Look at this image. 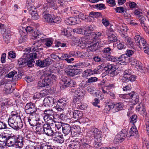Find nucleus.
<instances>
[{"mask_svg": "<svg viewBox=\"0 0 149 149\" xmlns=\"http://www.w3.org/2000/svg\"><path fill=\"white\" fill-rule=\"evenodd\" d=\"M20 118H17L16 116H10L8 120V123L9 125L14 130H17L22 128L23 126V123L21 121L18 123L17 120Z\"/></svg>", "mask_w": 149, "mask_h": 149, "instance_id": "1", "label": "nucleus"}, {"mask_svg": "<svg viewBox=\"0 0 149 149\" xmlns=\"http://www.w3.org/2000/svg\"><path fill=\"white\" fill-rule=\"evenodd\" d=\"M100 42L101 41L100 40L93 39L91 38L86 48H87L88 50L94 51L97 49L98 47L102 46Z\"/></svg>", "mask_w": 149, "mask_h": 149, "instance_id": "2", "label": "nucleus"}, {"mask_svg": "<svg viewBox=\"0 0 149 149\" xmlns=\"http://www.w3.org/2000/svg\"><path fill=\"white\" fill-rule=\"evenodd\" d=\"M91 37L89 34L85 35L82 37L79 38H75L74 42L75 44L78 46H82L83 48L86 47L88 42L90 40Z\"/></svg>", "mask_w": 149, "mask_h": 149, "instance_id": "3", "label": "nucleus"}, {"mask_svg": "<svg viewBox=\"0 0 149 149\" xmlns=\"http://www.w3.org/2000/svg\"><path fill=\"white\" fill-rule=\"evenodd\" d=\"M86 135L91 138L92 140L93 139H97L102 138V132L96 128H91L87 131Z\"/></svg>", "mask_w": 149, "mask_h": 149, "instance_id": "4", "label": "nucleus"}, {"mask_svg": "<svg viewBox=\"0 0 149 149\" xmlns=\"http://www.w3.org/2000/svg\"><path fill=\"white\" fill-rule=\"evenodd\" d=\"M54 123L49 122H47V139L50 140V143L53 141L52 136L54 135Z\"/></svg>", "mask_w": 149, "mask_h": 149, "instance_id": "5", "label": "nucleus"}, {"mask_svg": "<svg viewBox=\"0 0 149 149\" xmlns=\"http://www.w3.org/2000/svg\"><path fill=\"white\" fill-rule=\"evenodd\" d=\"M134 40L136 44L140 48H144L148 47V45L145 39L141 37L139 35L135 36Z\"/></svg>", "mask_w": 149, "mask_h": 149, "instance_id": "6", "label": "nucleus"}, {"mask_svg": "<svg viewBox=\"0 0 149 149\" xmlns=\"http://www.w3.org/2000/svg\"><path fill=\"white\" fill-rule=\"evenodd\" d=\"M127 133L125 130H123L116 136L114 141L116 143L121 142L127 137Z\"/></svg>", "mask_w": 149, "mask_h": 149, "instance_id": "7", "label": "nucleus"}, {"mask_svg": "<svg viewBox=\"0 0 149 149\" xmlns=\"http://www.w3.org/2000/svg\"><path fill=\"white\" fill-rule=\"evenodd\" d=\"M27 7L29 13L31 15L32 19H38L39 16L34 7L32 5H27Z\"/></svg>", "mask_w": 149, "mask_h": 149, "instance_id": "8", "label": "nucleus"}, {"mask_svg": "<svg viewBox=\"0 0 149 149\" xmlns=\"http://www.w3.org/2000/svg\"><path fill=\"white\" fill-rule=\"evenodd\" d=\"M67 101L65 99H59L56 102L57 104L55 106L57 110L59 111L63 110L67 104Z\"/></svg>", "mask_w": 149, "mask_h": 149, "instance_id": "9", "label": "nucleus"}, {"mask_svg": "<svg viewBox=\"0 0 149 149\" xmlns=\"http://www.w3.org/2000/svg\"><path fill=\"white\" fill-rule=\"evenodd\" d=\"M71 91H74L75 94L76 95V97L79 100L82 99L85 95L86 92L83 89H81L79 88L74 90L72 89Z\"/></svg>", "mask_w": 149, "mask_h": 149, "instance_id": "10", "label": "nucleus"}, {"mask_svg": "<svg viewBox=\"0 0 149 149\" xmlns=\"http://www.w3.org/2000/svg\"><path fill=\"white\" fill-rule=\"evenodd\" d=\"M25 112L28 114H32L36 111V108L34 104L31 102L27 103L25 107Z\"/></svg>", "mask_w": 149, "mask_h": 149, "instance_id": "11", "label": "nucleus"}, {"mask_svg": "<svg viewBox=\"0 0 149 149\" xmlns=\"http://www.w3.org/2000/svg\"><path fill=\"white\" fill-rule=\"evenodd\" d=\"M46 118V115H45L44 117V120L45 121V123L44 125L42 128L41 126L40 125L36 124L35 126L36 130L37 132H38L39 134L45 133L47 134V133L45 131L47 130V127H46V121L45 120Z\"/></svg>", "mask_w": 149, "mask_h": 149, "instance_id": "12", "label": "nucleus"}, {"mask_svg": "<svg viewBox=\"0 0 149 149\" xmlns=\"http://www.w3.org/2000/svg\"><path fill=\"white\" fill-rule=\"evenodd\" d=\"M7 77L9 78H12L13 81L20 79L21 77L20 74H17V72L15 71H13L10 72L7 75Z\"/></svg>", "mask_w": 149, "mask_h": 149, "instance_id": "13", "label": "nucleus"}, {"mask_svg": "<svg viewBox=\"0 0 149 149\" xmlns=\"http://www.w3.org/2000/svg\"><path fill=\"white\" fill-rule=\"evenodd\" d=\"M42 35H43L41 34L38 30L35 31L33 34L32 39H36L37 38H40L41 41L45 42V45H47V39L46 38L43 39L42 36Z\"/></svg>", "mask_w": 149, "mask_h": 149, "instance_id": "14", "label": "nucleus"}, {"mask_svg": "<svg viewBox=\"0 0 149 149\" xmlns=\"http://www.w3.org/2000/svg\"><path fill=\"white\" fill-rule=\"evenodd\" d=\"M112 52V50L109 47H105L102 51V56L107 58L110 56Z\"/></svg>", "mask_w": 149, "mask_h": 149, "instance_id": "15", "label": "nucleus"}, {"mask_svg": "<svg viewBox=\"0 0 149 149\" xmlns=\"http://www.w3.org/2000/svg\"><path fill=\"white\" fill-rule=\"evenodd\" d=\"M80 132L81 129L79 126L74 125L72 127L71 133L73 136H77Z\"/></svg>", "mask_w": 149, "mask_h": 149, "instance_id": "16", "label": "nucleus"}, {"mask_svg": "<svg viewBox=\"0 0 149 149\" xmlns=\"http://www.w3.org/2000/svg\"><path fill=\"white\" fill-rule=\"evenodd\" d=\"M23 30V31L18 30L21 36L19 40L20 43H22L25 42L27 39V34H26V31L24 29Z\"/></svg>", "mask_w": 149, "mask_h": 149, "instance_id": "17", "label": "nucleus"}, {"mask_svg": "<svg viewBox=\"0 0 149 149\" xmlns=\"http://www.w3.org/2000/svg\"><path fill=\"white\" fill-rule=\"evenodd\" d=\"M80 145V142L78 139H75L69 145L70 149H79Z\"/></svg>", "mask_w": 149, "mask_h": 149, "instance_id": "18", "label": "nucleus"}, {"mask_svg": "<svg viewBox=\"0 0 149 149\" xmlns=\"http://www.w3.org/2000/svg\"><path fill=\"white\" fill-rule=\"evenodd\" d=\"M70 79L67 77L62 78L60 81L61 88H65L69 87Z\"/></svg>", "mask_w": 149, "mask_h": 149, "instance_id": "19", "label": "nucleus"}, {"mask_svg": "<svg viewBox=\"0 0 149 149\" xmlns=\"http://www.w3.org/2000/svg\"><path fill=\"white\" fill-rule=\"evenodd\" d=\"M38 85L40 87H45L47 86V77L45 74L42 75L40 80L38 83Z\"/></svg>", "mask_w": 149, "mask_h": 149, "instance_id": "20", "label": "nucleus"}, {"mask_svg": "<svg viewBox=\"0 0 149 149\" xmlns=\"http://www.w3.org/2000/svg\"><path fill=\"white\" fill-rule=\"evenodd\" d=\"M69 113H71L73 116V118L76 120L80 119L82 115L81 111L77 110L74 111L73 113L70 111Z\"/></svg>", "mask_w": 149, "mask_h": 149, "instance_id": "21", "label": "nucleus"}, {"mask_svg": "<svg viewBox=\"0 0 149 149\" xmlns=\"http://www.w3.org/2000/svg\"><path fill=\"white\" fill-rule=\"evenodd\" d=\"M58 6L57 5L56 0H47V6L52 8L53 9H56Z\"/></svg>", "mask_w": 149, "mask_h": 149, "instance_id": "22", "label": "nucleus"}, {"mask_svg": "<svg viewBox=\"0 0 149 149\" xmlns=\"http://www.w3.org/2000/svg\"><path fill=\"white\" fill-rule=\"evenodd\" d=\"M116 28L120 33H123L127 30V29L126 25L124 24H120L117 26Z\"/></svg>", "mask_w": 149, "mask_h": 149, "instance_id": "23", "label": "nucleus"}, {"mask_svg": "<svg viewBox=\"0 0 149 149\" xmlns=\"http://www.w3.org/2000/svg\"><path fill=\"white\" fill-rule=\"evenodd\" d=\"M17 139V136H14L12 137L9 136V139H8L6 143L8 144V146H11L15 145V143L17 141L16 139Z\"/></svg>", "mask_w": 149, "mask_h": 149, "instance_id": "24", "label": "nucleus"}, {"mask_svg": "<svg viewBox=\"0 0 149 149\" xmlns=\"http://www.w3.org/2000/svg\"><path fill=\"white\" fill-rule=\"evenodd\" d=\"M63 133L65 134H68L70 131L71 128L70 125L68 124H65L62 126Z\"/></svg>", "mask_w": 149, "mask_h": 149, "instance_id": "25", "label": "nucleus"}, {"mask_svg": "<svg viewBox=\"0 0 149 149\" xmlns=\"http://www.w3.org/2000/svg\"><path fill=\"white\" fill-rule=\"evenodd\" d=\"M47 86L51 85L52 83V81L55 80L57 78L56 76L52 73H51L50 74H49L48 76L47 75Z\"/></svg>", "mask_w": 149, "mask_h": 149, "instance_id": "26", "label": "nucleus"}, {"mask_svg": "<svg viewBox=\"0 0 149 149\" xmlns=\"http://www.w3.org/2000/svg\"><path fill=\"white\" fill-rule=\"evenodd\" d=\"M84 29H85V27H82L81 28H76L73 29V31L75 33L84 34V35L90 33L87 32V31H84Z\"/></svg>", "mask_w": 149, "mask_h": 149, "instance_id": "27", "label": "nucleus"}, {"mask_svg": "<svg viewBox=\"0 0 149 149\" xmlns=\"http://www.w3.org/2000/svg\"><path fill=\"white\" fill-rule=\"evenodd\" d=\"M22 137L20 136H18V137L17 136L16 141L15 145L17 146V147L21 148L23 147V141H22Z\"/></svg>", "mask_w": 149, "mask_h": 149, "instance_id": "28", "label": "nucleus"}, {"mask_svg": "<svg viewBox=\"0 0 149 149\" xmlns=\"http://www.w3.org/2000/svg\"><path fill=\"white\" fill-rule=\"evenodd\" d=\"M53 112L52 109H47V122H53Z\"/></svg>", "mask_w": 149, "mask_h": 149, "instance_id": "29", "label": "nucleus"}, {"mask_svg": "<svg viewBox=\"0 0 149 149\" xmlns=\"http://www.w3.org/2000/svg\"><path fill=\"white\" fill-rule=\"evenodd\" d=\"M136 110L141 115H144L146 113V109L145 107L141 105H139L136 108Z\"/></svg>", "mask_w": 149, "mask_h": 149, "instance_id": "30", "label": "nucleus"}, {"mask_svg": "<svg viewBox=\"0 0 149 149\" xmlns=\"http://www.w3.org/2000/svg\"><path fill=\"white\" fill-rule=\"evenodd\" d=\"M137 130L136 127L135 126H133L130 129L129 135V138L132 136H135L137 135Z\"/></svg>", "mask_w": 149, "mask_h": 149, "instance_id": "31", "label": "nucleus"}, {"mask_svg": "<svg viewBox=\"0 0 149 149\" xmlns=\"http://www.w3.org/2000/svg\"><path fill=\"white\" fill-rule=\"evenodd\" d=\"M32 116L30 115L29 118H28V120L29 124L31 126H34L37 124V120L35 119V118L32 117Z\"/></svg>", "mask_w": 149, "mask_h": 149, "instance_id": "32", "label": "nucleus"}, {"mask_svg": "<svg viewBox=\"0 0 149 149\" xmlns=\"http://www.w3.org/2000/svg\"><path fill=\"white\" fill-rule=\"evenodd\" d=\"M133 95V92H132L130 93L120 94L119 95V97L122 99H130L132 98Z\"/></svg>", "mask_w": 149, "mask_h": 149, "instance_id": "33", "label": "nucleus"}, {"mask_svg": "<svg viewBox=\"0 0 149 149\" xmlns=\"http://www.w3.org/2000/svg\"><path fill=\"white\" fill-rule=\"evenodd\" d=\"M5 30L6 29H5ZM10 33V31H7L6 30L4 31V33L3 35V40L6 42L7 43H8L9 42L10 40V34L6 35V34H9Z\"/></svg>", "mask_w": 149, "mask_h": 149, "instance_id": "34", "label": "nucleus"}, {"mask_svg": "<svg viewBox=\"0 0 149 149\" xmlns=\"http://www.w3.org/2000/svg\"><path fill=\"white\" fill-rule=\"evenodd\" d=\"M126 58L127 57L125 56V55L123 54L120 57H118V60L117 63L121 65L124 64L125 63Z\"/></svg>", "mask_w": 149, "mask_h": 149, "instance_id": "35", "label": "nucleus"}, {"mask_svg": "<svg viewBox=\"0 0 149 149\" xmlns=\"http://www.w3.org/2000/svg\"><path fill=\"white\" fill-rule=\"evenodd\" d=\"M24 29L26 31V34H27L28 32L30 33H32L33 30V28L30 26H27L26 28L22 26H20L18 28V30H20L22 31H24L23 30H24Z\"/></svg>", "mask_w": 149, "mask_h": 149, "instance_id": "36", "label": "nucleus"}, {"mask_svg": "<svg viewBox=\"0 0 149 149\" xmlns=\"http://www.w3.org/2000/svg\"><path fill=\"white\" fill-rule=\"evenodd\" d=\"M79 73V71L77 69H73L70 70L67 72V74L70 76H73L77 75Z\"/></svg>", "mask_w": 149, "mask_h": 149, "instance_id": "37", "label": "nucleus"}, {"mask_svg": "<svg viewBox=\"0 0 149 149\" xmlns=\"http://www.w3.org/2000/svg\"><path fill=\"white\" fill-rule=\"evenodd\" d=\"M56 19L54 17L53 15L47 14V22H48L50 23H56Z\"/></svg>", "mask_w": 149, "mask_h": 149, "instance_id": "38", "label": "nucleus"}, {"mask_svg": "<svg viewBox=\"0 0 149 149\" xmlns=\"http://www.w3.org/2000/svg\"><path fill=\"white\" fill-rule=\"evenodd\" d=\"M92 75V70L90 69L86 70L84 71L82 73V76L84 78H86Z\"/></svg>", "mask_w": 149, "mask_h": 149, "instance_id": "39", "label": "nucleus"}, {"mask_svg": "<svg viewBox=\"0 0 149 149\" xmlns=\"http://www.w3.org/2000/svg\"><path fill=\"white\" fill-rule=\"evenodd\" d=\"M9 137L8 134L5 133L0 134V141L7 142L8 139H9Z\"/></svg>", "mask_w": 149, "mask_h": 149, "instance_id": "40", "label": "nucleus"}, {"mask_svg": "<svg viewBox=\"0 0 149 149\" xmlns=\"http://www.w3.org/2000/svg\"><path fill=\"white\" fill-rule=\"evenodd\" d=\"M103 68L101 65L98 66L96 68L92 70V75L98 74L101 73L102 71Z\"/></svg>", "mask_w": 149, "mask_h": 149, "instance_id": "41", "label": "nucleus"}, {"mask_svg": "<svg viewBox=\"0 0 149 149\" xmlns=\"http://www.w3.org/2000/svg\"><path fill=\"white\" fill-rule=\"evenodd\" d=\"M78 18H77V20L79 22V23L81 22L79 21V19H80L82 20H84L85 21H88V18H89V16L84 15L82 13H80L78 15Z\"/></svg>", "mask_w": 149, "mask_h": 149, "instance_id": "42", "label": "nucleus"}, {"mask_svg": "<svg viewBox=\"0 0 149 149\" xmlns=\"http://www.w3.org/2000/svg\"><path fill=\"white\" fill-rule=\"evenodd\" d=\"M101 16V14L98 12H92L90 14V15L89 16V18L90 17H92L93 18H97L98 17H100Z\"/></svg>", "mask_w": 149, "mask_h": 149, "instance_id": "43", "label": "nucleus"}, {"mask_svg": "<svg viewBox=\"0 0 149 149\" xmlns=\"http://www.w3.org/2000/svg\"><path fill=\"white\" fill-rule=\"evenodd\" d=\"M54 103V104L53 98L52 97L47 96V106L51 107Z\"/></svg>", "mask_w": 149, "mask_h": 149, "instance_id": "44", "label": "nucleus"}, {"mask_svg": "<svg viewBox=\"0 0 149 149\" xmlns=\"http://www.w3.org/2000/svg\"><path fill=\"white\" fill-rule=\"evenodd\" d=\"M36 64L37 66L40 67H44L47 65V63L44 60H38L36 61Z\"/></svg>", "mask_w": 149, "mask_h": 149, "instance_id": "45", "label": "nucleus"}, {"mask_svg": "<svg viewBox=\"0 0 149 149\" xmlns=\"http://www.w3.org/2000/svg\"><path fill=\"white\" fill-rule=\"evenodd\" d=\"M108 39L110 42H115L117 40V37L113 34H109L108 36Z\"/></svg>", "mask_w": 149, "mask_h": 149, "instance_id": "46", "label": "nucleus"}, {"mask_svg": "<svg viewBox=\"0 0 149 149\" xmlns=\"http://www.w3.org/2000/svg\"><path fill=\"white\" fill-rule=\"evenodd\" d=\"M37 53H38V52H36L30 53L29 54L27 55L26 57L27 58H29L34 60L36 58L37 56Z\"/></svg>", "mask_w": 149, "mask_h": 149, "instance_id": "47", "label": "nucleus"}, {"mask_svg": "<svg viewBox=\"0 0 149 149\" xmlns=\"http://www.w3.org/2000/svg\"><path fill=\"white\" fill-rule=\"evenodd\" d=\"M89 34L91 38H93V39L97 40V38H98L101 35V33L100 32H98L97 34L94 32L92 33H90ZM97 40H98L97 39Z\"/></svg>", "mask_w": 149, "mask_h": 149, "instance_id": "48", "label": "nucleus"}, {"mask_svg": "<svg viewBox=\"0 0 149 149\" xmlns=\"http://www.w3.org/2000/svg\"><path fill=\"white\" fill-rule=\"evenodd\" d=\"M106 68H107L108 71H116L117 68H116L115 65L113 64H109L107 66L105 67Z\"/></svg>", "mask_w": 149, "mask_h": 149, "instance_id": "49", "label": "nucleus"}, {"mask_svg": "<svg viewBox=\"0 0 149 149\" xmlns=\"http://www.w3.org/2000/svg\"><path fill=\"white\" fill-rule=\"evenodd\" d=\"M124 107V104L121 102H119L115 104V109L117 111L122 110Z\"/></svg>", "mask_w": 149, "mask_h": 149, "instance_id": "50", "label": "nucleus"}, {"mask_svg": "<svg viewBox=\"0 0 149 149\" xmlns=\"http://www.w3.org/2000/svg\"><path fill=\"white\" fill-rule=\"evenodd\" d=\"M27 61L26 58L23 56V58H20L18 60V64L19 65H24L26 63Z\"/></svg>", "mask_w": 149, "mask_h": 149, "instance_id": "51", "label": "nucleus"}, {"mask_svg": "<svg viewBox=\"0 0 149 149\" xmlns=\"http://www.w3.org/2000/svg\"><path fill=\"white\" fill-rule=\"evenodd\" d=\"M99 138V139H95V143L94 146L96 148H97L99 146H100L101 145L102 138Z\"/></svg>", "mask_w": 149, "mask_h": 149, "instance_id": "52", "label": "nucleus"}, {"mask_svg": "<svg viewBox=\"0 0 149 149\" xmlns=\"http://www.w3.org/2000/svg\"><path fill=\"white\" fill-rule=\"evenodd\" d=\"M12 86L10 84L9 85H7L5 86L4 88V91L7 94H10L12 93L11 90Z\"/></svg>", "mask_w": 149, "mask_h": 149, "instance_id": "53", "label": "nucleus"}, {"mask_svg": "<svg viewBox=\"0 0 149 149\" xmlns=\"http://www.w3.org/2000/svg\"><path fill=\"white\" fill-rule=\"evenodd\" d=\"M133 97L132 99V100L134 101L135 102L133 103V104H135L136 103H137L139 101V99L138 95L135 92H133Z\"/></svg>", "mask_w": 149, "mask_h": 149, "instance_id": "54", "label": "nucleus"}, {"mask_svg": "<svg viewBox=\"0 0 149 149\" xmlns=\"http://www.w3.org/2000/svg\"><path fill=\"white\" fill-rule=\"evenodd\" d=\"M107 59L109 61L116 62V63H117L118 60L117 57L112 56L110 55V56L107 57Z\"/></svg>", "mask_w": 149, "mask_h": 149, "instance_id": "55", "label": "nucleus"}, {"mask_svg": "<svg viewBox=\"0 0 149 149\" xmlns=\"http://www.w3.org/2000/svg\"><path fill=\"white\" fill-rule=\"evenodd\" d=\"M143 147H146L147 149H149V141L145 138L143 139Z\"/></svg>", "mask_w": 149, "mask_h": 149, "instance_id": "56", "label": "nucleus"}, {"mask_svg": "<svg viewBox=\"0 0 149 149\" xmlns=\"http://www.w3.org/2000/svg\"><path fill=\"white\" fill-rule=\"evenodd\" d=\"M58 137H55L54 140L59 143H62L63 142L64 139L63 137V135H61Z\"/></svg>", "mask_w": 149, "mask_h": 149, "instance_id": "57", "label": "nucleus"}, {"mask_svg": "<svg viewBox=\"0 0 149 149\" xmlns=\"http://www.w3.org/2000/svg\"><path fill=\"white\" fill-rule=\"evenodd\" d=\"M131 72L127 70H125L123 73V78L125 80L128 79L130 75Z\"/></svg>", "mask_w": 149, "mask_h": 149, "instance_id": "58", "label": "nucleus"}, {"mask_svg": "<svg viewBox=\"0 0 149 149\" xmlns=\"http://www.w3.org/2000/svg\"><path fill=\"white\" fill-rule=\"evenodd\" d=\"M95 28V26L93 25H90L87 28H85L84 29V31H86L87 32L90 33H92L91 31H92Z\"/></svg>", "mask_w": 149, "mask_h": 149, "instance_id": "59", "label": "nucleus"}, {"mask_svg": "<svg viewBox=\"0 0 149 149\" xmlns=\"http://www.w3.org/2000/svg\"><path fill=\"white\" fill-rule=\"evenodd\" d=\"M115 10L117 13H121L125 12V8L123 7H118L115 9Z\"/></svg>", "mask_w": 149, "mask_h": 149, "instance_id": "60", "label": "nucleus"}, {"mask_svg": "<svg viewBox=\"0 0 149 149\" xmlns=\"http://www.w3.org/2000/svg\"><path fill=\"white\" fill-rule=\"evenodd\" d=\"M139 18L140 20L141 24L142 27H145L144 21H145L146 19L145 17L144 16L142 15L139 16Z\"/></svg>", "mask_w": 149, "mask_h": 149, "instance_id": "61", "label": "nucleus"}, {"mask_svg": "<svg viewBox=\"0 0 149 149\" xmlns=\"http://www.w3.org/2000/svg\"><path fill=\"white\" fill-rule=\"evenodd\" d=\"M102 24L106 27L109 26V23L108 20L106 18H103L102 20Z\"/></svg>", "mask_w": 149, "mask_h": 149, "instance_id": "62", "label": "nucleus"}, {"mask_svg": "<svg viewBox=\"0 0 149 149\" xmlns=\"http://www.w3.org/2000/svg\"><path fill=\"white\" fill-rule=\"evenodd\" d=\"M77 65L81 67L84 68L90 65V64L88 62H80L78 63Z\"/></svg>", "mask_w": 149, "mask_h": 149, "instance_id": "63", "label": "nucleus"}, {"mask_svg": "<svg viewBox=\"0 0 149 149\" xmlns=\"http://www.w3.org/2000/svg\"><path fill=\"white\" fill-rule=\"evenodd\" d=\"M26 60L27 61L26 63L27 66L29 67H31L33 65V63L34 62V60L27 58V57Z\"/></svg>", "mask_w": 149, "mask_h": 149, "instance_id": "64", "label": "nucleus"}]
</instances>
